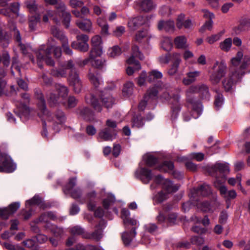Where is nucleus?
Returning <instances> with one entry per match:
<instances>
[{"label": "nucleus", "mask_w": 250, "mask_h": 250, "mask_svg": "<svg viewBox=\"0 0 250 250\" xmlns=\"http://www.w3.org/2000/svg\"><path fill=\"white\" fill-rule=\"evenodd\" d=\"M250 58L245 56L243 57L242 51H238L236 55L231 59V65L228 76L222 81L223 85L226 91H230L235 83L245 74V69L250 64Z\"/></svg>", "instance_id": "nucleus-1"}, {"label": "nucleus", "mask_w": 250, "mask_h": 250, "mask_svg": "<svg viewBox=\"0 0 250 250\" xmlns=\"http://www.w3.org/2000/svg\"><path fill=\"white\" fill-rule=\"evenodd\" d=\"M194 93L202 94L203 98L205 99L209 98V94L208 86L204 84L191 86L187 90L186 95L188 106H190L193 110V117L197 118L201 114L202 105L200 102L194 100L191 98V95Z\"/></svg>", "instance_id": "nucleus-2"}, {"label": "nucleus", "mask_w": 250, "mask_h": 250, "mask_svg": "<svg viewBox=\"0 0 250 250\" xmlns=\"http://www.w3.org/2000/svg\"><path fill=\"white\" fill-rule=\"evenodd\" d=\"M51 50H53L54 55L56 58H59L62 55V50L60 47L57 46L55 40L51 38L47 42V47L42 45L36 53L38 63L39 67H41L40 62L44 61L47 65L53 66L54 62L50 57Z\"/></svg>", "instance_id": "nucleus-3"}, {"label": "nucleus", "mask_w": 250, "mask_h": 250, "mask_svg": "<svg viewBox=\"0 0 250 250\" xmlns=\"http://www.w3.org/2000/svg\"><path fill=\"white\" fill-rule=\"evenodd\" d=\"M152 87L157 89L158 92L163 91V93L161 96L162 99L171 105V108L173 111H178L180 110L179 95L171 93L169 87L167 85H164L163 87L155 85Z\"/></svg>", "instance_id": "nucleus-4"}, {"label": "nucleus", "mask_w": 250, "mask_h": 250, "mask_svg": "<svg viewBox=\"0 0 250 250\" xmlns=\"http://www.w3.org/2000/svg\"><path fill=\"white\" fill-rule=\"evenodd\" d=\"M55 88L58 95L53 92H50L46 95L47 101L50 106L57 105L62 100L66 98L68 94L67 87L63 85L57 84Z\"/></svg>", "instance_id": "nucleus-5"}, {"label": "nucleus", "mask_w": 250, "mask_h": 250, "mask_svg": "<svg viewBox=\"0 0 250 250\" xmlns=\"http://www.w3.org/2000/svg\"><path fill=\"white\" fill-rule=\"evenodd\" d=\"M212 72L209 77V80L213 84L218 83L221 79L224 77L227 71V66L225 62L216 61L213 64Z\"/></svg>", "instance_id": "nucleus-6"}, {"label": "nucleus", "mask_w": 250, "mask_h": 250, "mask_svg": "<svg viewBox=\"0 0 250 250\" xmlns=\"http://www.w3.org/2000/svg\"><path fill=\"white\" fill-rule=\"evenodd\" d=\"M132 55L126 60V62L128 64L134 65L133 68L131 66H128L126 69V73L128 75H131L133 74L135 70H139L141 68V65L139 62L135 59V57L139 58L141 60H143L144 58V56L141 53L139 50V48L136 45H134L132 48Z\"/></svg>", "instance_id": "nucleus-7"}, {"label": "nucleus", "mask_w": 250, "mask_h": 250, "mask_svg": "<svg viewBox=\"0 0 250 250\" xmlns=\"http://www.w3.org/2000/svg\"><path fill=\"white\" fill-rule=\"evenodd\" d=\"M67 67L71 69V72L69 74L68 78L70 85L73 87V90L75 93H79L82 90V83L74 67L72 61H69Z\"/></svg>", "instance_id": "nucleus-8"}, {"label": "nucleus", "mask_w": 250, "mask_h": 250, "mask_svg": "<svg viewBox=\"0 0 250 250\" xmlns=\"http://www.w3.org/2000/svg\"><path fill=\"white\" fill-rule=\"evenodd\" d=\"M51 33L54 37L60 41L64 52L68 55H71L72 51L69 47L68 39L63 32L57 27L52 26L51 28Z\"/></svg>", "instance_id": "nucleus-9"}, {"label": "nucleus", "mask_w": 250, "mask_h": 250, "mask_svg": "<svg viewBox=\"0 0 250 250\" xmlns=\"http://www.w3.org/2000/svg\"><path fill=\"white\" fill-rule=\"evenodd\" d=\"M16 168L11 157L6 153L0 154V172H12Z\"/></svg>", "instance_id": "nucleus-10"}, {"label": "nucleus", "mask_w": 250, "mask_h": 250, "mask_svg": "<svg viewBox=\"0 0 250 250\" xmlns=\"http://www.w3.org/2000/svg\"><path fill=\"white\" fill-rule=\"evenodd\" d=\"M76 39L77 41H74L71 43V47L82 52H87L89 49L88 36L84 34H80L77 36Z\"/></svg>", "instance_id": "nucleus-11"}, {"label": "nucleus", "mask_w": 250, "mask_h": 250, "mask_svg": "<svg viewBox=\"0 0 250 250\" xmlns=\"http://www.w3.org/2000/svg\"><path fill=\"white\" fill-rule=\"evenodd\" d=\"M35 94L38 100V107L39 110V115L42 119V120L48 119L49 118V112L47 110L45 104V102L42 94L40 90H37Z\"/></svg>", "instance_id": "nucleus-12"}, {"label": "nucleus", "mask_w": 250, "mask_h": 250, "mask_svg": "<svg viewBox=\"0 0 250 250\" xmlns=\"http://www.w3.org/2000/svg\"><path fill=\"white\" fill-rule=\"evenodd\" d=\"M154 181L157 184L162 185V188L167 193L175 192L179 189V186L173 185L172 182L167 179H164L161 175H157L155 177Z\"/></svg>", "instance_id": "nucleus-13"}, {"label": "nucleus", "mask_w": 250, "mask_h": 250, "mask_svg": "<svg viewBox=\"0 0 250 250\" xmlns=\"http://www.w3.org/2000/svg\"><path fill=\"white\" fill-rule=\"evenodd\" d=\"M158 90L155 87L149 88L144 96L143 100H142L138 105L140 110H144L146 106L147 102H151L157 97Z\"/></svg>", "instance_id": "nucleus-14"}, {"label": "nucleus", "mask_w": 250, "mask_h": 250, "mask_svg": "<svg viewBox=\"0 0 250 250\" xmlns=\"http://www.w3.org/2000/svg\"><path fill=\"white\" fill-rule=\"evenodd\" d=\"M105 227V221L104 220H101L99 224L96 227L95 231L91 233H86L85 235H83V237L98 241L102 238L103 229Z\"/></svg>", "instance_id": "nucleus-15"}, {"label": "nucleus", "mask_w": 250, "mask_h": 250, "mask_svg": "<svg viewBox=\"0 0 250 250\" xmlns=\"http://www.w3.org/2000/svg\"><path fill=\"white\" fill-rule=\"evenodd\" d=\"M91 44L92 48L90 51V58L100 56L103 53L101 37L96 35L92 38Z\"/></svg>", "instance_id": "nucleus-16"}, {"label": "nucleus", "mask_w": 250, "mask_h": 250, "mask_svg": "<svg viewBox=\"0 0 250 250\" xmlns=\"http://www.w3.org/2000/svg\"><path fill=\"white\" fill-rule=\"evenodd\" d=\"M76 177L70 179L68 183L63 189L65 194H71V196L74 199L79 198L81 194V191L79 188L72 190L73 188L76 185Z\"/></svg>", "instance_id": "nucleus-17"}, {"label": "nucleus", "mask_w": 250, "mask_h": 250, "mask_svg": "<svg viewBox=\"0 0 250 250\" xmlns=\"http://www.w3.org/2000/svg\"><path fill=\"white\" fill-rule=\"evenodd\" d=\"M135 175L137 178L140 179L144 184L148 183L152 178L151 171L144 167H141L137 169Z\"/></svg>", "instance_id": "nucleus-18"}, {"label": "nucleus", "mask_w": 250, "mask_h": 250, "mask_svg": "<svg viewBox=\"0 0 250 250\" xmlns=\"http://www.w3.org/2000/svg\"><path fill=\"white\" fill-rule=\"evenodd\" d=\"M157 168L160 171L172 172V174L175 178L181 179L183 177V174L182 173L173 170L174 165L172 162L165 161Z\"/></svg>", "instance_id": "nucleus-19"}, {"label": "nucleus", "mask_w": 250, "mask_h": 250, "mask_svg": "<svg viewBox=\"0 0 250 250\" xmlns=\"http://www.w3.org/2000/svg\"><path fill=\"white\" fill-rule=\"evenodd\" d=\"M55 7L59 16L62 17L65 26L66 27H68L71 19V15L68 12L66 11V8L64 4L62 2H61L57 4Z\"/></svg>", "instance_id": "nucleus-20"}, {"label": "nucleus", "mask_w": 250, "mask_h": 250, "mask_svg": "<svg viewBox=\"0 0 250 250\" xmlns=\"http://www.w3.org/2000/svg\"><path fill=\"white\" fill-rule=\"evenodd\" d=\"M21 97L24 100V104H17V105L18 108V111L15 112L16 114L20 117L21 115L26 116L28 114L29 109L28 107L25 104L29 102V96L27 93L23 94Z\"/></svg>", "instance_id": "nucleus-21"}, {"label": "nucleus", "mask_w": 250, "mask_h": 250, "mask_svg": "<svg viewBox=\"0 0 250 250\" xmlns=\"http://www.w3.org/2000/svg\"><path fill=\"white\" fill-rule=\"evenodd\" d=\"M98 138L105 141H112L116 138L117 132L109 129V128H104L98 133Z\"/></svg>", "instance_id": "nucleus-22"}, {"label": "nucleus", "mask_w": 250, "mask_h": 250, "mask_svg": "<svg viewBox=\"0 0 250 250\" xmlns=\"http://www.w3.org/2000/svg\"><path fill=\"white\" fill-rule=\"evenodd\" d=\"M103 105L107 108L112 107L114 103V99L107 90L103 92L100 98Z\"/></svg>", "instance_id": "nucleus-23"}, {"label": "nucleus", "mask_w": 250, "mask_h": 250, "mask_svg": "<svg viewBox=\"0 0 250 250\" xmlns=\"http://www.w3.org/2000/svg\"><path fill=\"white\" fill-rule=\"evenodd\" d=\"M173 63L170 68L168 70V73L169 75H175L177 71L179 64L181 62L180 55L179 53H173L172 54Z\"/></svg>", "instance_id": "nucleus-24"}, {"label": "nucleus", "mask_w": 250, "mask_h": 250, "mask_svg": "<svg viewBox=\"0 0 250 250\" xmlns=\"http://www.w3.org/2000/svg\"><path fill=\"white\" fill-rule=\"evenodd\" d=\"M138 4L140 9L145 12H149L156 7V4L152 0H139Z\"/></svg>", "instance_id": "nucleus-25"}, {"label": "nucleus", "mask_w": 250, "mask_h": 250, "mask_svg": "<svg viewBox=\"0 0 250 250\" xmlns=\"http://www.w3.org/2000/svg\"><path fill=\"white\" fill-rule=\"evenodd\" d=\"M193 195L192 197L195 198L197 195H201L203 196H206L211 193L210 187L207 184H203L198 188H194L193 190Z\"/></svg>", "instance_id": "nucleus-26"}, {"label": "nucleus", "mask_w": 250, "mask_h": 250, "mask_svg": "<svg viewBox=\"0 0 250 250\" xmlns=\"http://www.w3.org/2000/svg\"><path fill=\"white\" fill-rule=\"evenodd\" d=\"M145 19L141 16H137L130 19L128 22V27L131 30H135L137 28L145 23Z\"/></svg>", "instance_id": "nucleus-27"}, {"label": "nucleus", "mask_w": 250, "mask_h": 250, "mask_svg": "<svg viewBox=\"0 0 250 250\" xmlns=\"http://www.w3.org/2000/svg\"><path fill=\"white\" fill-rule=\"evenodd\" d=\"M220 193L222 197L226 200V202L234 199L237 196V193L234 190H228L227 187L221 188Z\"/></svg>", "instance_id": "nucleus-28"}, {"label": "nucleus", "mask_w": 250, "mask_h": 250, "mask_svg": "<svg viewBox=\"0 0 250 250\" xmlns=\"http://www.w3.org/2000/svg\"><path fill=\"white\" fill-rule=\"evenodd\" d=\"M174 22L172 21H161L158 24V29L159 30H164L166 32H172L174 31Z\"/></svg>", "instance_id": "nucleus-29"}, {"label": "nucleus", "mask_w": 250, "mask_h": 250, "mask_svg": "<svg viewBox=\"0 0 250 250\" xmlns=\"http://www.w3.org/2000/svg\"><path fill=\"white\" fill-rule=\"evenodd\" d=\"M77 26L82 30L89 32L92 29V22L89 19L83 20H77L76 21Z\"/></svg>", "instance_id": "nucleus-30"}, {"label": "nucleus", "mask_w": 250, "mask_h": 250, "mask_svg": "<svg viewBox=\"0 0 250 250\" xmlns=\"http://www.w3.org/2000/svg\"><path fill=\"white\" fill-rule=\"evenodd\" d=\"M56 219L57 216L54 213L52 212H47L42 213L35 222L36 223L39 222L47 223L50 220H55Z\"/></svg>", "instance_id": "nucleus-31"}, {"label": "nucleus", "mask_w": 250, "mask_h": 250, "mask_svg": "<svg viewBox=\"0 0 250 250\" xmlns=\"http://www.w3.org/2000/svg\"><path fill=\"white\" fill-rule=\"evenodd\" d=\"M88 78L92 84L96 88L102 84V79L97 72H92L90 70Z\"/></svg>", "instance_id": "nucleus-32"}, {"label": "nucleus", "mask_w": 250, "mask_h": 250, "mask_svg": "<svg viewBox=\"0 0 250 250\" xmlns=\"http://www.w3.org/2000/svg\"><path fill=\"white\" fill-rule=\"evenodd\" d=\"M87 207L89 210H93L96 207V195L95 191H91L87 193Z\"/></svg>", "instance_id": "nucleus-33"}, {"label": "nucleus", "mask_w": 250, "mask_h": 250, "mask_svg": "<svg viewBox=\"0 0 250 250\" xmlns=\"http://www.w3.org/2000/svg\"><path fill=\"white\" fill-rule=\"evenodd\" d=\"M85 101L87 104H91L94 108L98 112L102 110V107L96 97L93 95H90L85 97Z\"/></svg>", "instance_id": "nucleus-34"}, {"label": "nucleus", "mask_w": 250, "mask_h": 250, "mask_svg": "<svg viewBox=\"0 0 250 250\" xmlns=\"http://www.w3.org/2000/svg\"><path fill=\"white\" fill-rule=\"evenodd\" d=\"M134 84L131 82H127L123 86L122 94L125 97H128L131 96L133 92Z\"/></svg>", "instance_id": "nucleus-35"}, {"label": "nucleus", "mask_w": 250, "mask_h": 250, "mask_svg": "<svg viewBox=\"0 0 250 250\" xmlns=\"http://www.w3.org/2000/svg\"><path fill=\"white\" fill-rule=\"evenodd\" d=\"M250 28V19H242L239 25L235 28V32L239 33L242 31L249 30Z\"/></svg>", "instance_id": "nucleus-36"}, {"label": "nucleus", "mask_w": 250, "mask_h": 250, "mask_svg": "<svg viewBox=\"0 0 250 250\" xmlns=\"http://www.w3.org/2000/svg\"><path fill=\"white\" fill-rule=\"evenodd\" d=\"M174 44L179 49H186L188 47L185 36H178L174 39Z\"/></svg>", "instance_id": "nucleus-37"}, {"label": "nucleus", "mask_w": 250, "mask_h": 250, "mask_svg": "<svg viewBox=\"0 0 250 250\" xmlns=\"http://www.w3.org/2000/svg\"><path fill=\"white\" fill-rule=\"evenodd\" d=\"M211 169L214 172H219L221 173H229V167L227 164L216 163L211 167Z\"/></svg>", "instance_id": "nucleus-38"}, {"label": "nucleus", "mask_w": 250, "mask_h": 250, "mask_svg": "<svg viewBox=\"0 0 250 250\" xmlns=\"http://www.w3.org/2000/svg\"><path fill=\"white\" fill-rule=\"evenodd\" d=\"M68 62L69 61L65 64L64 68L59 69H52L51 71V74L54 77L58 78L65 77L67 74L66 69H69V68L67 67ZM70 70H71V69H70Z\"/></svg>", "instance_id": "nucleus-39"}, {"label": "nucleus", "mask_w": 250, "mask_h": 250, "mask_svg": "<svg viewBox=\"0 0 250 250\" xmlns=\"http://www.w3.org/2000/svg\"><path fill=\"white\" fill-rule=\"evenodd\" d=\"M136 232L135 228L132 230V231L129 232H125L123 233L122 237L124 243L125 245H128L132 241V238L135 236Z\"/></svg>", "instance_id": "nucleus-40"}, {"label": "nucleus", "mask_w": 250, "mask_h": 250, "mask_svg": "<svg viewBox=\"0 0 250 250\" xmlns=\"http://www.w3.org/2000/svg\"><path fill=\"white\" fill-rule=\"evenodd\" d=\"M69 250H103L99 247L91 245H83L81 244H77L74 248Z\"/></svg>", "instance_id": "nucleus-41"}, {"label": "nucleus", "mask_w": 250, "mask_h": 250, "mask_svg": "<svg viewBox=\"0 0 250 250\" xmlns=\"http://www.w3.org/2000/svg\"><path fill=\"white\" fill-rule=\"evenodd\" d=\"M162 77L163 75L161 72L157 70H153L149 72L148 76L147 78V80L149 83H152L155 80L162 78Z\"/></svg>", "instance_id": "nucleus-42"}, {"label": "nucleus", "mask_w": 250, "mask_h": 250, "mask_svg": "<svg viewBox=\"0 0 250 250\" xmlns=\"http://www.w3.org/2000/svg\"><path fill=\"white\" fill-rule=\"evenodd\" d=\"M232 42V41L230 38H227L224 41L220 43L219 47L222 50L228 52L231 48Z\"/></svg>", "instance_id": "nucleus-43"}, {"label": "nucleus", "mask_w": 250, "mask_h": 250, "mask_svg": "<svg viewBox=\"0 0 250 250\" xmlns=\"http://www.w3.org/2000/svg\"><path fill=\"white\" fill-rule=\"evenodd\" d=\"M161 47L166 51H169L172 47L171 39L168 37L164 38L161 42Z\"/></svg>", "instance_id": "nucleus-44"}, {"label": "nucleus", "mask_w": 250, "mask_h": 250, "mask_svg": "<svg viewBox=\"0 0 250 250\" xmlns=\"http://www.w3.org/2000/svg\"><path fill=\"white\" fill-rule=\"evenodd\" d=\"M80 114L85 119L90 120L93 117V112L87 107H83L80 110Z\"/></svg>", "instance_id": "nucleus-45"}, {"label": "nucleus", "mask_w": 250, "mask_h": 250, "mask_svg": "<svg viewBox=\"0 0 250 250\" xmlns=\"http://www.w3.org/2000/svg\"><path fill=\"white\" fill-rule=\"evenodd\" d=\"M121 49L118 45H115L110 48L108 50V56L114 58L121 54Z\"/></svg>", "instance_id": "nucleus-46"}, {"label": "nucleus", "mask_w": 250, "mask_h": 250, "mask_svg": "<svg viewBox=\"0 0 250 250\" xmlns=\"http://www.w3.org/2000/svg\"><path fill=\"white\" fill-rule=\"evenodd\" d=\"M143 125L144 122L143 121V118L140 115L134 116L133 117L132 121V127L140 128L143 126Z\"/></svg>", "instance_id": "nucleus-47"}, {"label": "nucleus", "mask_w": 250, "mask_h": 250, "mask_svg": "<svg viewBox=\"0 0 250 250\" xmlns=\"http://www.w3.org/2000/svg\"><path fill=\"white\" fill-rule=\"evenodd\" d=\"M42 202V199L39 196L35 195L31 200L26 201V207L28 208L32 205H40Z\"/></svg>", "instance_id": "nucleus-48"}, {"label": "nucleus", "mask_w": 250, "mask_h": 250, "mask_svg": "<svg viewBox=\"0 0 250 250\" xmlns=\"http://www.w3.org/2000/svg\"><path fill=\"white\" fill-rule=\"evenodd\" d=\"M191 219L196 223L201 222L202 224L205 227L208 226L210 224L209 219L207 215H205L202 220H201L200 218L198 217L196 215L192 216Z\"/></svg>", "instance_id": "nucleus-49"}, {"label": "nucleus", "mask_w": 250, "mask_h": 250, "mask_svg": "<svg viewBox=\"0 0 250 250\" xmlns=\"http://www.w3.org/2000/svg\"><path fill=\"white\" fill-rule=\"evenodd\" d=\"M224 32L223 31L218 33L216 34L212 35L208 37L206 39L207 42L209 44H212L214 42L219 41Z\"/></svg>", "instance_id": "nucleus-50"}, {"label": "nucleus", "mask_w": 250, "mask_h": 250, "mask_svg": "<svg viewBox=\"0 0 250 250\" xmlns=\"http://www.w3.org/2000/svg\"><path fill=\"white\" fill-rule=\"evenodd\" d=\"M22 244L25 247L30 248L32 250H38V246L36 245L35 241L33 239H27L23 241Z\"/></svg>", "instance_id": "nucleus-51"}, {"label": "nucleus", "mask_w": 250, "mask_h": 250, "mask_svg": "<svg viewBox=\"0 0 250 250\" xmlns=\"http://www.w3.org/2000/svg\"><path fill=\"white\" fill-rule=\"evenodd\" d=\"M197 207L203 211L207 212L212 210L210 204L208 202H203L197 204Z\"/></svg>", "instance_id": "nucleus-52"}, {"label": "nucleus", "mask_w": 250, "mask_h": 250, "mask_svg": "<svg viewBox=\"0 0 250 250\" xmlns=\"http://www.w3.org/2000/svg\"><path fill=\"white\" fill-rule=\"evenodd\" d=\"M70 232L73 235H82L83 237L84 233L83 229L80 226H77L73 227L70 229Z\"/></svg>", "instance_id": "nucleus-53"}, {"label": "nucleus", "mask_w": 250, "mask_h": 250, "mask_svg": "<svg viewBox=\"0 0 250 250\" xmlns=\"http://www.w3.org/2000/svg\"><path fill=\"white\" fill-rule=\"evenodd\" d=\"M26 6L30 12H36L38 7L34 0H29L26 2Z\"/></svg>", "instance_id": "nucleus-54"}, {"label": "nucleus", "mask_w": 250, "mask_h": 250, "mask_svg": "<svg viewBox=\"0 0 250 250\" xmlns=\"http://www.w3.org/2000/svg\"><path fill=\"white\" fill-rule=\"evenodd\" d=\"M50 230L55 236H61L63 234V229L55 225L51 226Z\"/></svg>", "instance_id": "nucleus-55"}, {"label": "nucleus", "mask_w": 250, "mask_h": 250, "mask_svg": "<svg viewBox=\"0 0 250 250\" xmlns=\"http://www.w3.org/2000/svg\"><path fill=\"white\" fill-rule=\"evenodd\" d=\"M7 91L6 82L2 78H0V96L5 94Z\"/></svg>", "instance_id": "nucleus-56"}, {"label": "nucleus", "mask_w": 250, "mask_h": 250, "mask_svg": "<svg viewBox=\"0 0 250 250\" xmlns=\"http://www.w3.org/2000/svg\"><path fill=\"white\" fill-rule=\"evenodd\" d=\"M159 13L163 16H168L171 13V9L168 6L164 5L161 7Z\"/></svg>", "instance_id": "nucleus-57"}, {"label": "nucleus", "mask_w": 250, "mask_h": 250, "mask_svg": "<svg viewBox=\"0 0 250 250\" xmlns=\"http://www.w3.org/2000/svg\"><path fill=\"white\" fill-rule=\"evenodd\" d=\"M106 127L105 128H109V129L113 131L114 132L116 131L117 123L115 121H114L110 119L106 120L105 123Z\"/></svg>", "instance_id": "nucleus-58"}, {"label": "nucleus", "mask_w": 250, "mask_h": 250, "mask_svg": "<svg viewBox=\"0 0 250 250\" xmlns=\"http://www.w3.org/2000/svg\"><path fill=\"white\" fill-rule=\"evenodd\" d=\"M167 192L164 193L163 191H161L156 195L155 199L159 203L162 202L167 199Z\"/></svg>", "instance_id": "nucleus-59"}, {"label": "nucleus", "mask_w": 250, "mask_h": 250, "mask_svg": "<svg viewBox=\"0 0 250 250\" xmlns=\"http://www.w3.org/2000/svg\"><path fill=\"white\" fill-rule=\"evenodd\" d=\"M121 216L124 223L126 224L129 221V219L130 218V212L128 209L123 208L121 211Z\"/></svg>", "instance_id": "nucleus-60"}, {"label": "nucleus", "mask_w": 250, "mask_h": 250, "mask_svg": "<svg viewBox=\"0 0 250 250\" xmlns=\"http://www.w3.org/2000/svg\"><path fill=\"white\" fill-rule=\"evenodd\" d=\"M157 162V159L152 155H147L146 156V164L149 166L152 167L155 165Z\"/></svg>", "instance_id": "nucleus-61"}, {"label": "nucleus", "mask_w": 250, "mask_h": 250, "mask_svg": "<svg viewBox=\"0 0 250 250\" xmlns=\"http://www.w3.org/2000/svg\"><path fill=\"white\" fill-rule=\"evenodd\" d=\"M115 201V198L113 196H109L106 199H105L103 202V206L105 209L108 208L111 204Z\"/></svg>", "instance_id": "nucleus-62"}, {"label": "nucleus", "mask_w": 250, "mask_h": 250, "mask_svg": "<svg viewBox=\"0 0 250 250\" xmlns=\"http://www.w3.org/2000/svg\"><path fill=\"white\" fill-rule=\"evenodd\" d=\"M147 35V31L146 30H141L137 33L135 36V40L137 42H140Z\"/></svg>", "instance_id": "nucleus-63"}, {"label": "nucleus", "mask_w": 250, "mask_h": 250, "mask_svg": "<svg viewBox=\"0 0 250 250\" xmlns=\"http://www.w3.org/2000/svg\"><path fill=\"white\" fill-rule=\"evenodd\" d=\"M204 242V239L200 236H193L191 238V243L196 245H202Z\"/></svg>", "instance_id": "nucleus-64"}]
</instances>
